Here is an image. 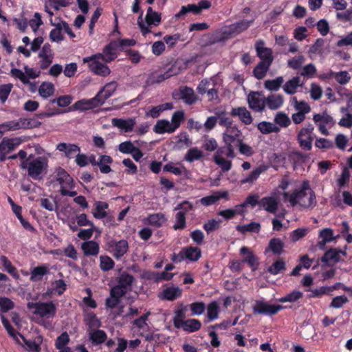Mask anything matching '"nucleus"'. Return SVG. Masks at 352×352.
<instances>
[{
    "mask_svg": "<svg viewBox=\"0 0 352 352\" xmlns=\"http://www.w3.org/2000/svg\"><path fill=\"white\" fill-rule=\"evenodd\" d=\"M287 202L300 210L312 209L317 204L314 192L307 181H304L294 190L287 193Z\"/></svg>",
    "mask_w": 352,
    "mask_h": 352,
    "instance_id": "obj_1",
    "label": "nucleus"
},
{
    "mask_svg": "<svg viewBox=\"0 0 352 352\" xmlns=\"http://www.w3.org/2000/svg\"><path fill=\"white\" fill-rule=\"evenodd\" d=\"M20 167L28 170V175L34 180L41 179V175L46 173L48 160L43 156H33L31 160L21 162Z\"/></svg>",
    "mask_w": 352,
    "mask_h": 352,
    "instance_id": "obj_2",
    "label": "nucleus"
},
{
    "mask_svg": "<svg viewBox=\"0 0 352 352\" xmlns=\"http://www.w3.org/2000/svg\"><path fill=\"white\" fill-rule=\"evenodd\" d=\"M28 308L34 309V314L41 317L54 318L56 313V307L52 301L28 302Z\"/></svg>",
    "mask_w": 352,
    "mask_h": 352,
    "instance_id": "obj_3",
    "label": "nucleus"
},
{
    "mask_svg": "<svg viewBox=\"0 0 352 352\" xmlns=\"http://www.w3.org/2000/svg\"><path fill=\"white\" fill-rule=\"evenodd\" d=\"M252 196L256 197V206L259 209H263L270 213H275L278 210L280 198L276 193H274L271 196H266L260 199L258 193L251 194Z\"/></svg>",
    "mask_w": 352,
    "mask_h": 352,
    "instance_id": "obj_4",
    "label": "nucleus"
},
{
    "mask_svg": "<svg viewBox=\"0 0 352 352\" xmlns=\"http://www.w3.org/2000/svg\"><path fill=\"white\" fill-rule=\"evenodd\" d=\"M314 130L313 124H308L305 127L300 129L297 135V140L300 146L305 150L310 151L312 148V142L314 141Z\"/></svg>",
    "mask_w": 352,
    "mask_h": 352,
    "instance_id": "obj_5",
    "label": "nucleus"
},
{
    "mask_svg": "<svg viewBox=\"0 0 352 352\" xmlns=\"http://www.w3.org/2000/svg\"><path fill=\"white\" fill-rule=\"evenodd\" d=\"M100 60H102V58H93V55H91L83 58L82 61L84 63H88L89 69L95 74L104 77L107 76L110 74L111 69L106 64L100 63Z\"/></svg>",
    "mask_w": 352,
    "mask_h": 352,
    "instance_id": "obj_6",
    "label": "nucleus"
},
{
    "mask_svg": "<svg viewBox=\"0 0 352 352\" xmlns=\"http://www.w3.org/2000/svg\"><path fill=\"white\" fill-rule=\"evenodd\" d=\"M313 121L318 126V131L324 135L329 134L327 127H331L335 124L333 117L325 111L322 113L314 114Z\"/></svg>",
    "mask_w": 352,
    "mask_h": 352,
    "instance_id": "obj_7",
    "label": "nucleus"
},
{
    "mask_svg": "<svg viewBox=\"0 0 352 352\" xmlns=\"http://www.w3.org/2000/svg\"><path fill=\"white\" fill-rule=\"evenodd\" d=\"M108 250L117 259L121 258L129 250V243L126 240L116 241L113 239L107 243Z\"/></svg>",
    "mask_w": 352,
    "mask_h": 352,
    "instance_id": "obj_8",
    "label": "nucleus"
},
{
    "mask_svg": "<svg viewBox=\"0 0 352 352\" xmlns=\"http://www.w3.org/2000/svg\"><path fill=\"white\" fill-rule=\"evenodd\" d=\"M283 307L279 305H272L263 300H256L253 306L254 314L272 316L277 314Z\"/></svg>",
    "mask_w": 352,
    "mask_h": 352,
    "instance_id": "obj_9",
    "label": "nucleus"
},
{
    "mask_svg": "<svg viewBox=\"0 0 352 352\" xmlns=\"http://www.w3.org/2000/svg\"><path fill=\"white\" fill-rule=\"evenodd\" d=\"M242 140H243L242 132L236 126L226 129L223 133L224 144L229 145L234 149Z\"/></svg>",
    "mask_w": 352,
    "mask_h": 352,
    "instance_id": "obj_10",
    "label": "nucleus"
},
{
    "mask_svg": "<svg viewBox=\"0 0 352 352\" xmlns=\"http://www.w3.org/2000/svg\"><path fill=\"white\" fill-rule=\"evenodd\" d=\"M119 50L116 40L111 41L103 49L102 53L93 55V58H102L105 63H110L118 57L117 51Z\"/></svg>",
    "mask_w": 352,
    "mask_h": 352,
    "instance_id": "obj_11",
    "label": "nucleus"
},
{
    "mask_svg": "<svg viewBox=\"0 0 352 352\" xmlns=\"http://www.w3.org/2000/svg\"><path fill=\"white\" fill-rule=\"evenodd\" d=\"M250 108L257 112H261L265 108V98L262 92L251 91L248 96Z\"/></svg>",
    "mask_w": 352,
    "mask_h": 352,
    "instance_id": "obj_12",
    "label": "nucleus"
},
{
    "mask_svg": "<svg viewBox=\"0 0 352 352\" xmlns=\"http://www.w3.org/2000/svg\"><path fill=\"white\" fill-rule=\"evenodd\" d=\"M255 50L256 55L261 59V61L269 64L272 63L274 60L272 50L265 46V42L263 40H259L256 42Z\"/></svg>",
    "mask_w": 352,
    "mask_h": 352,
    "instance_id": "obj_13",
    "label": "nucleus"
},
{
    "mask_svg": "<svg viewBox=\"0 0 352 352\" xmlns=\"http://www.w3.org/2000/svg\"><path fill=\"white\" fill-rule=\"evenodd\" d=\"M252 22L253 20L248 21L244 19L239 21L227 27L223 33L227 34L229 37L237 35L246 30Z\"/></svg>",
    "mask_w": 352,
    "mask_h": 352,
    "instance_id": "obj_14",
    "label": "nucleus"
},
{
    "mask_svg": "<svg viewBox=\"0 0 352 352\" xmlns=\"http://www.w3.org/2000/svg\"><path fill=\"white\" fill-rule=\"evenodd\" d=\"M38 57L41 58L40 67L41 69H47L52 63L53 54L52 52L51 45L45 43L38 53Z\"/></svg>",
    "mask_w": 352,
    "mask_h": 352,
    "instance_id": "obj_15",
    "label": "nucleus"
},
{
    "mask_svg": "<svg viewBox=\"0 0 352 352\" xmlns=\"http://www.w3.org/2000/svg\"><path fill=\"white\" fill-rule=\"evenodd\" d=\"M284 243L278 238H272L270 239L267 247L265 248L264 254L269 257L271 254L279 256L283 252Z\"/></svg>",
    "mask_w": 352,
    "mask_h": 352,
    "instance_id": "obj_16",
    "label": "nucleus"
},
{
    "mask_svg": "<svg viewBox=\"0 0 352 352\" xmlns=\"http://www.w3.org/2000/svg\"><path fill=\"white\" fill-rule=\"evenodd\" d=\"M179 94V98L182 99L184 103L188 105H192L195 104L198 100V97L195 94L193 89L188 86L180 87Z\"/></svg>",
    "mask_w": 352,
    "mask_h": 352,
    "instance_id": "obj_17",
    "label": "nucleus"
},
{
    "mask_svg": "<svg viewBox=\"0 0 352 352\" xmlns=\"http://www.w3.org/2000/svg\"><path fill=\"white\" fill-rule=\"evenodd\" d=\"M56 180L62 188H73L74 187L73 178L63 168H60L56 171Z\"/></svg>",
    "mask_w": 352,
    "mask_h": 352,
    "instance_id": "obj_18",
    "label": "nucleus"
},
{
    "mask_svg": "<svg viewBox=\"0 0 352 352\" xmlns=\"http://www.w3.org/2000/svg\"><path fill=\"white\" fill-rule=\"evenodd\" d=\"M230 115L233 117H239V120L245 125H249L252 122L251 113L245 107L232 108Z\"/></svg>",
    "mask_w": 352,
    "mask_h": 352,
    "instance_id": "obj_19",
    "label": "nucleus"
},
{
    "mask_svg": "<svg viewBox=\"0 0 352 352\" xmlns=\"http://www.w3.org/2000/svg\"><path fill=\"white\" fill-rule=\"evenodd\" d=\"M56 149L60 152H64L67 158L72 159L74 155L80 152V147L74 144H67L60 142L57 144Z\"/></svg>",
    "mask_w": 352,
    "mask_h": 352,
    "instance_id": "obj_20",
    "label": "nucleus"
},
{
    "mask_svg": "<svg viewBox=\"0 0 352 352\" xmlns=\"http://www.w3.org/2000/svg\"><path fill=\"white\" fill-rule=\"evenodd\" d=\"M228 191H223V192H214L212 195L206 196L202 197L200 199V203L201 205L204 206H209L214 204H215L217 201L220 200L222 198L228 199Z\"/></svg>",
    "mask_w": 352,
    "mask_h": 352,
    "instance_id": "obj_21",
    "label": "nucleus"
},
{
    "mask_svg": "<svg viewBox=\"0 0 352 352\" xmlns=\"http://www.w3.org/2000/svg\"><path fill=\"white\" fill-rule=\"evenodd\" d=\"M111 122L114 126L122 129L126 133L132 131L135 124V120L133 118H129L127 120L122 118H113Z\"/></svg>",
    "mask_w": 352,
    "mask_h": 352,
    "instance_id": "obj_22",
    "label": "nucleus"
},
{
    "mask_svg": "<svg viewBox=\"0 0 352 352\" xmlns=\"http://www.w3.org/2000/svg\"><path fill=\"white\" fill-rule=\"evenodd\" d=\"M342 251L337 249H331L326 252L322 257L321 261L327 265L333 266L340 260Z\"/></svg>",
    "mask_w": 352,
    "mask_h": 352,
    "instance_id": "obj_23",
    "label": "nucleus"
},
{
    "mask_svg": "<svg viewBox=\"0 0 352 352\" xmlns=\"http://www.w3.org/2000/svg\"><path fill=\"white\" fill-rule=\"evenodd\" d=\"M256 197L250 194L242 204L235 206L234 208H232V210L235 211L236 215H243L246 212L245 208L248 206H250L252 208H254L256 206Z\"/></svg>",
    "mask_w": 352,
    "mask_h": 352,
    "instance_id": "obj_24",
    "label": "nucleus"
},
{
    "mask_svg": "<svg viewBox=\"0 0 352 352\" xmlns=\"http://www.w3.org/2000/svg\"><path fill=\"white\" fill-rule=\"evenodd\" d=\"M84 322L88 327V331L100 328L102 325L100 320L97 317L96 314L92 311L85 314Z\"/></svg>",
    "mask_w": 352,
    "mask_h": 352,
    "instance_id": "obj_25",
    "label": "nucleus"
},
{
    "mask_svg": "<svg viewBox=\"0 0 352 352\" xmlns=\"http://www.w3.org/2000/svg\"><path fill=\"white\" fill-rule=\"evenodd\" d=\"M81 249L85 256H97L100 251V247L94 241H87L81 244Z\"/></svg>",
    "mask_w": 352,
    "mask_h": 352,
    "instance_id": "obj_26",
    "label": "nucleus"
},
{
    "mask_svg": "<svg viewBox=\"0 0 352 352\" xmlns=\"http://www.w3.org/2000/svg\"><path fill=\"white\" fill-rule=\"evenodd\" d=\"M167 221L165 215L162 213H154L149 214L145 219V223L155 228L162 227Z\"/></svg>",
    "mask_w": 352,
    "mask_h": 352,
    "instance_id": "obj_27",
    "label": "nucleus"
},
{
    "mask_svg": "<svg viewBox=\"0 0 352 352\" xmlns=\"http://www.w3.org/2000/svg\"><path fill=\"white\" fill-rule=\"evenodd\" d=\"M184 259L197 261L201 256V251L197 247L188 246L182 250Z\"/></svg>",
    "mask_w": 352,
    "mask_h": 352,
    "instance_id": "obj_28",
    "label": "nucleus"
},
{
    "mask_svg": "<svg viewBox=\"0 0 352 352\" xmlns=\"http://www.w3.org/2000/svg\"><path fill=\"white\" fill-rule=\"evenodd\" d=\"M89 338L93 344L98 345L107 340V335L104 331L96 329L89 331Z\"/></svg>",
    "mask_w": 352,
    "mask_h": 352,
    "instance_id": "obj_29",
    "label": "nucleus"
},
{
    "mask_svg": "<svg viewBox=\"0 0 352 352\" xmlns=\"http://www.w3.org/2000/svg\"><path fill=\"white\" fill-rule=\"evenodd\" d=\"M188 305H184L180 304L177 309L175 311V316L173 317V324L176 329H179L181 324L186 318V313L188 311Z\"/></svg>",
    "mask_w": 352,
    "mask_h": 352,
    "instance_id": "obj_30",
    "label": "nucleus"
},
{
    "mask_svg": "<svg viewBox=\"0 0 352 352\" xmlns=\"http://www.w3.org/2000/svg\"><path fill=\"white\" fill-rule=\"evenodd\" d=\"M284 102L283 96L281 95L270 94L265 98V107H268L270 109H277L283 105Z\"/></svg>",
    "mask_w": 352,
    "mask_h": 352,
    "instance_id": "obj_31",
    "label": "nucleus"
},
{
    "mask_svg": "<svg viewBox=\"0 0 352 352\" xmlns=\"http://www.w3.org/2000/svg\"><path fill=\"white\" fill-rule=\"evenodd\" d=\"M201 327V322L197 319H188L179 324V329L188 333H193L199 331Z\"/></svg>",
    "mask_w": 352,
    "mask_h": 352,
    "instance_id": "obj_32",
    "label": "nucleus"
},
{
    "mask_svg": "<svg viewBox=\"0 0 352 352\" xmlns=\"http://www.w3.org/2000/svg\"><path fill=\"white\" fill-rule=\"evenodd\" d=\"M134 280L133 275L126 272H123L117 278V285L129 291L131 289V287L133 285Z\"/></svg>",
    "mask_w": 352,
    "mask_h": 352,
    "instance_id": "obj_33",
    "label": "nucleus"
},
{
    "mask_svg": "<svg viewBox=\"0 0 352 352\" xmlns=\"http://www.w3.org/2000/svg\"><path fill=\"white\" fill-rule=\"evenodd\" d=\"M50 23L52 25L55 26L54 29H52L50 32V38L52 42L60 43L64 40V36L62 34L63 26L60 22L54 23L52 22V19H50Z\"/></svg>",
    "mask_w": 352,
    "mask_h": 352,
    "instance_id": "obj_34",
    "label": "nucleus"
},
{
    "mask_svg": "<svg viewBox=\"0 0 352 352\" xmlns=\"http://www.w3.org/2000/svg\"><path fill=\"white\" fill-rule=\"evenodd\" d=\"M182 296V289L178 287H168L164 289L162 293V298L173 301Z\"/></svg>",
    "mask_w": 352,
    "mask_h": 352,
    "instance_id": "obj_35",
    "label": "nucleus"
},
{
    "mask_svg": "<svg viewBox=\"0 0 352 352\" xmlns=\"http://www.w3.org/2000/svg\"><path fill=\"white\" fill-rule=\"evenodd\" d=\"M171 124L168 120H159L153 127V131L157 134L172 133L173 131L171 130Z\"/></svg>",
    "mask_w": 352,
    "mask_h": 352,
    "instance_id": "obj_36",
    "label": "nucleus"
},
{
    "mask_svg": "<svg viewBox=\"0 0 352 352\" xmlns=\"http://www.w3.org/2000/svg\"><path fill=\"white\" fill-rule=\"evenodd\" d=\"M49 272V267L45 265L35 267L31 271L30 280L33 282L40 281L43 276L47 274Z\"/></svg>",
    "mask_w": 352,
    "mask_h": 352,
    "instance_id": "obj_37",
    "label": "nucleus"
},
{
    "mask_svg": "<svg viewBox=\"0 0 352 352\" xmlns=\"http://www.w3.org/2000/svg\"><path fill=\"white\" fill-rule=\"evenodd\" d=\"M290 103L298 113L307 114L311 111V107L309 104L305 101H298L296 97H292L290 100Z\"/></svg>",
    "mask_w": 352,
    "mask_h": 352,
    "instance_id": "obj_38",
    "label": "nucleus"
},
{
    "mask_svg": "<svg viewBox=\"0 0 352 352\" xmlns=\"http://www.w3.org/2000/svg\"><path fill=\"white\" fill-rule=\"evenodd\" d=\"M240 253L246 256L243 258V262L246 263L250 267H254L257 265V258L254 253L250 250L247 247H242L240 250Z\"/></svg>",
    "mask_w": 352,
    "mask_h": 352,
    "instance_id": "obj_39",
    "label": "nucleus"
},
{
    "mask_svg": "<svg viewBox=\"0 0 352 352\" xmlns=\"http://www.w3.org/2000/svg\"><path fill=\"white\" fill-rule=\"evenodd\" d=\"M55 87L50 82H43L38 88V93L43 98H47L54 95Z\"/></svg>",
    "mask_w": 352,
    "mask_h": 352,
    "instance_id": "obj_40",
    "label": "nucleus"
},
{
    "mask_svg": "<svg viewBox=\"0 0 352 352\" xmlns=\"http://www.w3.org/2000/svg\"><path fill=\"white\" fill-rule=\"evenodd\" d=\"M117 89V83L115 81L110 82L106 84L98 93H100L103 101H106L109 98Z\"/></svg>",
    "mask_w": 352,
    "mask_h": 352,
    "instance_id": "obj_41",
    "label": "nucleus"
},
{
    "mask_svg": "<svg viewBox=\"0 0 352 352\" xmlns=\"http://www.w3.org/2000/svg\"><path fill=\"white\" fill-rule=\"evenodd\" d=\"M0 263L4 267L5 270L14 278H19V274H18L16 268L12 264L11 261L7 256L2 255L0 256Z\"/></svg>",
    "mask_w": 352,
    "mask_h": 352,
    "instance_id": "obj_42",
    "label": "nucleus"
},
{
    "mask_svg": "<svg viewBox=\"0 0 352 352\" xmlns=\"http://www.w3.org/2000/svg\"><path fill=\"white\" fill-rule=\"evenodd\" d=\"M271 64L260 61L253 70L254 76L258 80L263 79L268 71Z\"/></svg>",
    "mask_w": 352,
    "mask_h": 352,
    "instance_id": "obj_43",
    "label": "nucleus"
},
{
    "mask_svg": "<svg viewBox=\"0 0 352 352\" xmlns=\"http://www.w3.org/2000/svg\"><path fill=\"white\" fill-rule=\"evenodd\" d=\"M214 156H219L221 157H224V156H226L228 158L233 159L236 157V154L234 149L232 147L228 144H224V146L217 148Z\"/></svg>",
    "mask_w": 352,
    "mask_h": 352,
    "instance_id": "obj_44",
    "label": "nucleus"
},
{
    "mask_svg": "<svg viewBox=\"0 0 352 352\" xmlns=\"http://www.w3.org/2000/svg\"><path fill=\"white\" fill-rule=\"evenodd\" d=\"M257 128L263 134H269L272 132L278 133L280 131L279 126L266 121L258 123Z\"/></svg>",
    "mask_w": 352,
    "mask_h": 352,
    "instance_id": "obj_45",
    "label": "nucleus"
},
{
    "mask_svg": "<svg viewBox=\"0 0 352 352\" xmlns=\"http://www.w3.org/2000/svg\"><path fill=\"white\" fill-rule=\"evenodd\" d=\"M266 170L265 166H258L254 169L246 177L241 181V184L252 183L256 181L260 175Z\"/></svg>",
    "mask_w": 352,
    "mask_h": 352,
    "instance_id": "obj_46",
    "label": "nucleus"
},
{
    "mask_svg": "<svg viewBox=\"0 0 352 352\" xmlns=\"http://www.w3.org/2000/svg\"><path fill=\"white\" fill-rule=\"evenodd\" d=\"M185 119V114L183 111H175L171 117V122H170L171 124V128L175 132L180 126L182 122Z\"/></svg>",
    "mask_w": 352,
    "mask_h": 352,
    "instance_id": "obj_47",
    "label": "nucleus"
},
{
    "mask_svg": "<svg viewBox=\"0 0 352 352\" xmlns=\"http://www.w3.org/2000/svg\"><path fill=\"white\" fill-rule=\"evenodd\" d=\"M260 229L261 226L256 222H251L247 225H238L236 227V230L243 234L247 232L258 233Z\"/></svg>",
    "mask_w": 352,
    "mask_h": 352,
    "instance_id": "obj_48",
    "label": "nucleus"
},
{
    "mask_svg": "<svg viewBox=\"0 0 352 352\" xmlns=\"http://www.w3.org/2000/svg\"><path fill=\"white\" fill-rule=\"evenodd\" d=\"M204 156V153L198 149L197 147H192L186 153L185 160L188 162H192L195 160H201Z\"/></svg>",
    "mask_w": 352,
    "mask_h": 352,
    "instance_id": "obj_49",
    "label": "nucleus"
},
{
    "mask_svg": "<svg viewBox=\"0 0 352 352\" xmlns=\"http://www.w3.org/2000/svg\"><path fill=\"white\" fill-rule=\"evenodd\" d=\"M340 111L344 114L342 118L339 120L338 124L345 128L352 127V113H349L347 109L344 107L340 108Z\"/></svg>",
    "mask_w": 352,
    "mask_h": 352,
    "instance_id": "obj_50",
    "label": "nucleus"
},
{
    "mask_svg": "<svg viewBox=\"0 0 352 352\" xmlns=\"http://www.w3.org/2000/svg\"><path fill=\"white\" fill-rule=\"evenodd\" d=\"M305 61V57L302 54H300L287 60V66L294 70H298L302 67Z\"/></svg>",
    "mask_w": 352,
    "mask_h": 352,
    "instance_id": "obj_51",
    "label": "nucleus"
},
{
    "mask_svg": "<svg viewBox=\"0 0 352 352\" xmlns=\"http://www.w3.org/2000/svg\"><path fill=\"white\" fill-rule=\"evenodd\" d=\"M219 305L217 301L210 302L207 306V316L212 321L218 318L219 314Z\"/></svg>",
    "mask_w": 352,
    "mask_h": 352,
    "instance_id": "obj_52",
    "label": "nucleus"
},
{
    "mask_svg": "<svg viewBox=\"0 0 352 352\" xmlns=\"http://www.w3.org/2000/svg\"><path fill=\"white\" fill-rule=\"evenodd\" d=\"M188 12H192L194 14H200L197 4H188L187 6H182L180 11L175 14V18H182Z\"/></svg>",
    "mask_w": 352,
    "mask_h": 352,
    "instance_id": "obj_53",
    "label": "nucleus"
},
{
    "mask_svg": "<svg viewBox=\"0 0 352 352\" xmlns=\"http://www.w3.org/2000/svg\"><path fill=\"white\" fill-rule=\"evenodd\" d=\"M217 116L218 123L220 126H224L226 128V129H228L230 128H233V121L232 120L226 116V113L225 111H219L216 113ZM234 126H236L234 125Z\"/></svg>",
    "mask_w": 352,
    "mask_h": 352,
    "instance_id": "obj_54",
    "label": "nucleus"
},
{
    "mask_svg": "<svg viewBox=\"0 0 352 352\" xmlns=\"http://www.w3.org/2000/svg\"><path fill=\"white\" fill-rule=\"evenodd\" d=\"M283 82V77H278L276 79L265 80L264 87L269 91H276L280 89Z\"/></svg>",
    "mask_w": 352,
    "mask_h": 352,
    "instance_id": "obj_55",
    "label": "nucleus"
},
{
    "mask_svg": "<svg viewBox=\"0 0 352 352\" xmlns=\"http://www.w3.org/2000/svg\"><path fill=\"white\" fill-rule=\"evenodd\" d=\"M115 263L113 259L109 256H100V267L102 271L107 272L114 267Z\"/></svg>",
    "mask_w": 352,
    "mask_h": 352,
    "instance_id": "obj_56",
    "label": "nucleus"
},
{
    "mask_svg": "<svg viewBox=\"0 0 352 352\" xmlns=\"http://www.w3.org/2000/svg\"><path fill=\"white\" fill-rule=\"evenodd\" d=\"M96 211L93 212V215L96 219H101L107 216L104 209L108 208L109 205L106 202L98 201L96 203Z\"/></svg>",
    "mask_w": 352,
    "mask_h": 352,
    "instance_id": "obj_57",
    "label": "nucleus"
},
{
    "mask_svg": "<svg viewBox=\"0 0 352 352\" xmlns=\"http://www.w3.org/2000/svg\"><path fill=\"white\" fill-rule=\"evenodd\" d=\"M175 138L177 139L176 144L179 147L183 146V145L188 147L192 145V140L190 139L189 135L186 131L179 133Z\"/></svg>",
    "mask_w": 352,
    "mask_h": 352,
    "instance_id": "obj_58",
    "label": "nucleus"
},
{
    "mask_svg": "<svg viewBox=\"0 0 352 352\" xmlns=\"http://www.w3.org/2000/svg\"><path fill=\"white\" fill-rule=\"evenodd\" d=\"M214 163L219 166L223 172H227L232 168V162L224 157L213 156Z\"/></svg>",
    "mask_w": 352,
    "mask_h": 352,
    "instance_id": "obj_59",
    "label": "nucleus"
},
{
    "mask_svg": "<svg viewBox=\"0 0 352 352\" xmlns=\"http://www.w3.org/2000/svg\"><path fill=\"white\" fill-rule=\"evenodd\" d=\"M186 227V214L184 212H178L175 214L174 230H184Z\"/></svg>",
    "mask_w": 352,
    "mask_h": 352,
    "instance_id": "obj_60",
    "label": "nucleus"
},
{
    "mask_svg": "<svg viewBox=\"0 0 352 352\" xmlns=\"http://www.w3.org/2000/svg\"><path fill=\"white\" fill-rule=\"evenodd\" d=\"M300 74L307 78H312L317 72V69L313 63H309L301 67Z\"/></svg>",
    "mask_w": 352,
    "mask_h": 352,
    "instance_id": "obj_61",
    "label": "nucleus"
},
{
    "mask_svg": "<svg viewBox=\"0 0 352 352\" xmlns=\"http://www.w3.org/2000/svg\"><path fill=\"white\" fill-rule=\"evenodd\" d=\"M211 81H216L214 76L212 77L210 79L204 78L201 80L197 87V91L198 94L201 95H204V94H206V91L210 88V86L211 84Z\"/></svg>",
    "mask_w": 352,
    "mask_h": 352,
    "instance_id": "obj_62",
    "label": "nucleus"
},
{
    "mask_svg": "<svg viewBox=\"0 0 352 352\" xmlns=\"http://www.w3.org/2000/svg\"><path fill=\"white\" fill-rule=\"evenodd\" d=\"M188 305L192 311L191 316L201 315L206 309V305L204 302H195Z\"/></svg>",
    "mask_w": 352,
    "mask_h": 352,
    "instance_id": "obj_63",
    "label": "nucleus"
},
{
    "mask_svg": "<svg viewBox=\"0 0 352 352\" xmlns=\"http://www.w3.org/2000/svg\"><path fill=\"white\" fill-rule=\"evenodd\" d=\"M302 85L299 76L294 77L287 81V94H293L296 92L297 88Z\"/></svg>",
    "mask_w": 352,
    "mask_h": 352,
    "instance_id": "obj_64",
    "label": "nucleus"
}]
</instances>
